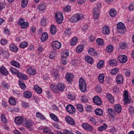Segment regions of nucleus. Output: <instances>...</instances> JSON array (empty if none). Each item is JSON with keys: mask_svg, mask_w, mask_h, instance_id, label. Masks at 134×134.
<instances>
[{"mask_svg": "<svg viewBox=\"0 0 134 134\" xmlns=\"http://www.w3.org/2000/svg\"><path fill=\"white\" fill-rule=\"evenodd\" d=\"M124 101L125 104H129L131 101L129 99L128 95V92L127 90H125L124 92Z\"/></svg>", "mask_w": 134, "mask_h": 134, "instance_id": "8", "label": "nucleus"}, {"mask_svg": "<svg viewBox=\"0 0 134 134\" xmlns=\"http://www.w3.org/2000/svg\"><path fill=\"white\" fill-rule=\"evenodd\" d=\"M36 115L37 117L39 118L41 120H44L46 119L45 117L42 114L39 112H37Z\"/></svg>", "mask_w": 134, "mask_h": 134, "instance_id": "39", "label": "nucleus"}, {"mask_svg": "<svg viewBox=\"0 0 134 134\" xmlns=\"http://www.w3.org/2000/svg\"><path fill=\"white\" fill-rule=\"evenodd\" d=\"M0 73L5 76H7L8 74V72L4 66H1L0 68Z\"/></svg>", "mask_w": 134, "mask_h": 134, "instance_id": "15", "label": "nucleus"}, {"mask_svg": "<svg viewBox=\"0 0 134 134\" xmlns=\"http://www.w3.org/2000/svg\"><path fill=\"white\" fill-rule=\"evenodd\" d=\"M116 82L118 83L121 84L123 82L124 80L123 76L121 75L118 74L116 76Z\"/></svg>", "mask_w": 134, "mask_h": 134, "instance_id": "13", "label": "nucleus"}, {"mask_svg": "<svg viewBox=\"0 0 134 134\" xmlns=\"http://www.w3.org/2000/svg\"><path fill=\"white\" fill-rule=\"evenodd\" d=\"M41 24L43 26H44L46 24V19L43 18L41 19Z\"/></svg>", "mask_w": 134, "mask_h": 134, "instance_id": "60", "label": "nucleus"}, {"mask_svg": "<svg viewBox=\"0 0 134 134\" xmlns=\"http://www.w3.org/2000/svg\"><path fill=\"white\" fill-rule=\"evenodd\" d=\"M85 60L88 63L91 64L93 62V60L92 57L90 56H86L85 57Z\"/></svg>", "mask_w": 134, "mask_h": 134, "instance_id": "40", "label": "nucleus"}, {"mask_svg": "<svg viewBox=\"0 0 134 134\" xmlns=\"http://www.w3.org/2000/svg\"><path fill=\"white\" fill-rule=\"evenodd\" d=\"M127 47L126 44L124 42L121 43L120 45V48L122 49H125Z\"/></svg>", "mask_w": 134, "mask_h": 134, "instance_id": "58", "label": "nucleus"}, {"mask_svg": "<svg viewBox=\"0 0 134 134\" xmlns=\"http://www.w3.org/2000/svg\"><path fill=\"white\" fill-rule=\"evenodd\" d=\"M49 116L51 119L57 122L59 120L57 116L54 114L51 113L49 114Z\"/></svg>", "mask_w": 134, "mask_h": 134, "instance_id": "34", "label": "nucleus"}, {"mask_svg": "<svg viewBox=\"0 0 134 134\" xmlns=\"http://www.w3.org/2000/svg\"><path fill=\"white\" fill-rule=\"evenodd\" d=\"M77 108L79 111L82 112L83 111V106L80 104H78L76 105Z\"/></svg>", "mask_w": 134, "mask_h": 134, "instance_id": "48", "label": "nucleus"}, {"mask_svg": "<svg viewBox=\"0 0 134 134\" xmlns=\"http://www.w3.org/2000/svg\"><path fill=\"white\" fill-rule=\"evenodd\" d=\"M94 103L98 105H100L102 104V101L100 98L97 96H95L93 98Z\"/></svg>", "mask_w": 134, "mask_h": 134, "instance_id": "10", "label": "nucleus"}, {"mask_svg": "<svg viewBox=\"0 0 134 134\" xmlns=\"http://www.w3.org/2000/svg\"><path fill=\"white\" fill-rule=\"evenodd\" d=\"M118 64L117 62L115 59H111L109 61V64L110 65L116 66Z\"/></svg>", "mask_w": 134, "mask_h": 134, "instance_id": "47", "label": "nucleus"}, {"mask_svg": "<svg viewBox=\"0 0 134 134\" xmlns=\"http://www.w3.org/2000/svg\"><path fill=\"white\" fill-rule=\"evenodd\" d=\"M24 119L20 116H18L15 119V122L17 124H20L23 122V123Z\"/></svg>", "mask_w": 134, "mask_h": 134, "instance_id": "17", "label": "nucleus"}, {"mask_svg": "<svg viewBox=\"0 0 134 134\" xmlns=\"http://www.w3.org/2000/svg\"><path fill=\"white\" fill-rule=\"evenodd\" d=\"M107 127V125L106 124H104L103 125H101L98 127V129L99 131H102L105 130Z\"/></svg>", "mask_w": 134, "mask_h": 134, "instance_id": "33", "label": "nucleus"}, {"mask_svg": "<svg viewBox=\"0 0 134 134\" xmlns=\"http://www.w3.org/2000/svg\"><path fill=\"white\" fill-rule=\"evenodd\" d=\"M28 46L27 43L26 42H23L20 43L19 45V47L21 48H25Z\"/></svg>", "mask_w": 134, "mask_h": 134, "instance_id": "53", "label": "nucleus"}, {"mask_svg": "<svg viewBox=\"0 0 134 134\" xmlns=\"http://www.w3.org/2000/svg\"><path fill=\"white\" fill-rule=\"evenodd\" d=\"M88 120L92 124L95 125L96 123V120L93 117H89Z\"/></svg>", "mask_w": 134, "mask_h": 134, "instance_id": "42", "label": "nucleus"}, {"mask_svg": "<svg viewBox=\"0 0 134 134\" xmlns=\"http://www.w3.org/2000/svg\"><path fill=\"white\" fill-rule=\"evenodd\" d=\"M95 112L96 114L98 115H101L103 114L102 110L99 108L96 109Z\"/></svg>", "mask_w": 134, "mask_h": 134, "instance_id": "44", "label": "nucleus"}, {"mask_svg": "<svg viewBox=\"0 0 134 134\" xmlns=\"http://www.w3.org/2000/svg\"><path fill=\"white\" fill-rule=\"evenodd\" d=\"M1 121L4 123L6 124L7 122V120L5 115L2 114L1 115Z\"/></svg>", "mask_w": 134, "mask_h": 134, "instance_id": "49", "label": "nucleus"}, {"mask_svg": "<svg viewBox=\"0 0 134 134\" xmlns=\"http://www.w3.org/2000/svg\"><path fill=\"white\" fill-rule=\"evenodd\" d=\"M104 64V62L103 60H100L97 65V66L98 68H102Z\"/></svg>", "mask_w": 134, "mask_h": 134, "instance_id": "46", "label": "nucleus"}, {"mask_svg": "<svg viewBox=\"0 0 134 134\" xmlns=\"http://www.w3.org/2000/svg\"><path fill=\"white\" fill-rule=\"evenodd\" d=\"M51 88L53 91L55 93H57L58 92V88H57V86L53 85H51Z\"/></svg>", "mask_w": 134, "mask_h": 134, "instance_id": "55", "label": "nucleus"}, {"mask_svg": "<svg viewBox=\"0 0 134 134\" xmlns=\"http://www.w3.org/2000/svg\"><path fill=\"white\" fill-rule=\"evenodd\" d=\"M93 12L94 18L95 19H97L99 14L98 9L96 8H94L93 9Z\"/></svg>", "mask_w": 134, "mask_h": 134, "instance_id": "14", "label": "nucleus"}, {"mask_svg": "<svg viewBox=\"0 0 134 134\" xmlns=\"http://www.w3.org/2000/svg\"><path fill=\"white\" fill-rule=\"evenodd\" d=\"M96 42L99 45H102L103 44L104 42L102 39L99 38H97L96 41Z\"/></svg>", "mask_w": 134, "mask_h": 134, "instance_id": "54", "label": "nucleus"}, {"mask_svg": "<svg viewBox=\"0 0 134 134\" xmlns=\"http://www.w3.org/2000/svg\"><path fill=\"white\" fill-rule=\"evenodd\" d=\"M78 41V39L76 37H75L72 38L70 42V45L74 46L75 45Z\"/></svg>", "mask_w": 134, "mask_h": 134, "instance_id": "23", "label": "nucleus"}, {"mask_svg": "<svg viewBox=\"0 0 134 134\" xmlns=\"http://www.w3.org/2000/svg\"><path fill=\"white\" fill-rule=\"evenodd\" d=\"M117 14L116 10L114 9H112L110 10L109 12L110 15L112 17L115 16Z\"/></svg>", "mask_w": 134, "mask_h": 134, "instance_id": "27", "label": "nucleus"}, {"mask_svg": "<svg viewBox=\"0 0 134 134\" xmlns=\"http://www.w3.org/2000/svg\"><path fill=\"white\" fill-rule=\"evenodd\" d=\"M129 112L131 115H133L134 114V108L131 105H130L129 108Z\"/></svg>", "mask_w": 134, "mask_h": 134, "instance_id": "52", "label": "nucleus"}, {"mask_svg": "<svg viewBox=\"0 0 134 134\" xmlns=\"http://www.w3.org/2000/svg\"><path fill=\"white\" fill-rule=\"evenodd\" d=\"M128 8L129 10L131 11L134 10V3H132L129 7Z\"/></svg>", "mask_w": 134, "mask_h": 134, "instance_id": "64", "label": "nucleus"}, {"mask_svg": "<svg viewBox=\"0 0 134 134\" xmlns=\"http://www.w3.org/2000/svg\"><path fill=\"white\" fill-rule=\"evenodd\" d=\"M114 108L116 111L118 113L121 112V107L119 104H116L114 105Z\"/></svg>", "mask_w": 134, "mask_h": 134, "instance_id": "25", "label": "nucleus"}, {"mask_svg": "<svg viewBox=\"0 0 134 134\" xmlns=\"http://www.w3.org/2000/svg\"><path fill=\"white\" fill-rule=\"evenodd\" d=\"M74 77V75L72 73H68V83L71 84L73 81Z\"/></svg>", "mask_w": 134, "mask_h": 134, "instance_id": "20", "label": "nucleus"}, {"mask_svg": "<svg viewBox=\"0 0 134 134\" xmlns=\"http://www.w3.org/2000/svg\"><path fill=\"white\" fill-rule=\"evenodd\" d=\"M27 72L28 74L31 75H36L37 73L36 69L32 68L31 66L28 67L27 69Z\"/></svg>", "mask_w": 134, "mask_h": 134, "instance_id": "7", "label": "nucleus"}, {"mask_svg": "<svg viewBox=\"0 0 134 134\" xmlns=\"http://www.w3.org/2000/svg\"><path fill=\"white\" fill-rule=\"evenodd\" d=\"M55 17L57 22L60 24L62 22L63 17L62 14L60 13H56L55 14Z\"/></svg>", "mask_w": 134, "mask_h": 134, "instance_id": "6", "label": "nucleus"}, {"mask_svg": "<svg viewBox=\"0 0 134 134\" xmlns=\"http://www.w3.org/2000/svg\"><path fill=\"white\" fill-rule=\"evenodd\" d=\"M70 63L72 65L74 66L78 63V61L76 59H72L70 61Z\"/></svg>", "mask_w": 134, "mask_h": 134, "instance_id": "56", "label": "nucleus"}, {"mask_svg": "<svg viewBox=\"0 0 134 134\" xmlns=\"http://www.w3.org/2000/svg\"><path fill=\"white\" fill-rule=\"evenodd\" d=\"M68 123L71 125H72L75 124V122L72 118L68 116Z\"/></svg>", "mask_w": 134, "mask_h": 134, "instance_id": "35", "label": "nucleus"}, {"mask_svg": "<svg viewBox=\"0 0 134 134\" xmlns=\"http://www.w3.org/2000/svg\"><path fill=\"white\" fill-rule=\"evenodd\" d=\"M67 56V50H64L63 51L62 53L61 56L62 58H66Z\"/></svg>", "mask_w": 134, "mask_h": 134, "instance_id": "59", "label": "nucleus"}, {"mask_svg": "<svg viewBox=\"0 0 134 134\" xmlns=\"http://www.w3.org/2000/svg\"><path fill=\"white\" fill-rule=\"evenodd\" d=\"M17 23L18 25H20L21 28L23 29L26 28L29 26L28 23L27 22L25 21L24 20L23 18L19 19Z\"/></svg>", "mask_w": 134, "mask_h": 134, "instance_id": "4", "label": "nucleus"}, {"mask_svg": "<svg viewBox=\"0 0 134 134\" xmlns=\"http://www.w3.org/2000/svg\"><path fill=\"white\" fill-rule=\"evenodd\" d=\"M88 52L90 55L92 56H94L96 54L94 49L93 48H90L88 50Z\"/></svg>", "mask_w": 134, "mask_h": 134, "instance_id": "50", "label": "nucleus"}, {"mask_svg": "<svg viewBox=\"0 0 134 134\" xmlns=\"http://www.w3.org/2000/svg\"><path fill=\"white\" fill-rule=\"evenodd\" d=\"M82 127L85 130L91 131L93 130V127L87 123H83L82 125Z\"/></svg>", "mask_w": 134, "mask_h": 134, "instance_id": "9", "label": "nucleus"}, {"mask_svg": "<svg viewBox=\"0 0 134 134\" xmlns=\"http://www.w3.org/2000/svg\"><path fill=\"white\" fill-rule=\"evenodd\" d=\"M23 123L24 126L29 131H31L33 129V123L32 120L30 119L24 118V119Z\"/></svg>", "mask_w": 134, "mask_h": 134, "instance_id": "1", "label": "nucleus"}, {"mask_svg": "<svg viewBox=\"0 0 134 134\" xmlns=\"http://www.w3.org/2000/svg\"><path fill=\"white\" fill-rule=\"evenodd\" d=\"M118 59L121 63H125L127 60V58L126 56L124 55H121L118 57Z\"/></svg>", "mask_w": 134, "mask_h": 134, "instance_id": "12", "label": "nucleus"}, {"mask_svg": "<svg viewBox=\"0 0 134 134\" xmlns=\"http://www.w3.org/2000/svg\"><path fill=\"white\" fill-rule=\"evenodd\" d=\"M113 47L111 45H109L106 48V51L109 53H111L113 50Z\"/></svg>", "mask_w": 134, "mask_h": 134, "instance_id": "51", "label": "nucleus"}, {"mask_svg": "<svg viewBox=\"0 0 134 134\" xmlns=\"http://www.w3.org/2000/svg\"><path fill=\"white\" fill-rule=\"evenodd\" d=\"M28 0H22L21 3V5L22 7H26L28 3Z\"/></svg>", "mask_w": 134, "mask_h": 134, "instance_id": "57", "label": "nucleus"}, {"mask_svg": "<svg viewBox=\"0 0 134 134\" xmlns=\"http://www.w3.org/2000/svg\"><path fill=\"white\" fill-rule=\"evenodd\" d=\"M0 43L2 45L4 46L7 43V41L5 39H1L0 40Z\"/></svg>", "mask_w": 134, "mask_h": 134, "instance_id": "61", "label": "nucleus"}, {"mask_svg": "<svg viewBox=\"0 0 134 134\" xmlns=\"http://www.w3.org/2000/svg\"><path fill=\"white\" fill-rule=\"evenodd\" d=\"M18 77L21 79L25 80L27 79V76L19 72L17 75Z\"/></svg>", "mask_w": 134, "mask_h": 134, "instance_id": "28", "label": "nucleus"}, {"mask_svg": "<svg viewBox=\"0 0 134 134\" xmlns=\"http://www.w3.org/2000/svg\"><path fill=\"white\" fill-rule=\"evenodd\" d=\"M104 76L103 74L99 75L98 77V80L101 83H103L104 81Z\"/></svg>", "mask_w": 134, "mask_h": 134, "instance_id": "32", "label": "nucleus"}, {"mask_svg": "<svg viewBox=\"0 0 134 134\" xmlns=\"http://www.w3.org/2000/svg\"><path fill=\"white\" fill-rule=\"evenodd\" d=\"M6 4L5 2H1L0 3V9L1 10L5 8Z\"/></svg>", "mask_w": 134, "mask_h": 134, "instance_id": "62", "label": "nucleus"}, {"mask_svg": "<svg viewBox=\"0 0 134 134\" xmlns=\"http://www.w3.org/2000/svg\"><path fill=\"white\" fill-rule=\"evenodd\" d=\"M23 95L25 97L29 99L31 98L32 96V94L30 92L26 91L23 93Z\"/></svg>", "mask_w": 134, "mask_h": 134, "instance_id": "24", "label": "nucleus"}, {"mask_svg": "<svg viewBox=\"0 0 134 134\" xmlns=\"http://www.w3.org/2000/svg\"><path fill=\"white\" fill-rule=\"evenodd\" d=\"M119 70L117 68H115L114 69H113L111 71V73L113 75H115L118 72Z\"/></svg>", "mask_w": 134, "mask_h": 134, "instance_id": "63", "label": "nucleus"}, {"mask_svg": "<svg viewBox=\"0 0 134 134\" xmlns=\"http://www.w3.org/2000/svg\"><path fill=\"white\" fill-rule=\"evenodd\" d=\"M10 71L12 73L14 74H17L19 72V71L16 69L13 68H11L10 69Z\"/></svg>", "mask_w": 134, "mask_h": 134, "instance_id": "43", "label": "nucleus"}, {"mask_svg": "<svg viewBox=\"0 0 134 134\" xmlns=\"http://www.w3.org/2000/svg\"><path fill=\"white\" fill-rule=\"evenodd\" d=\"M11 64L14 66L19 68L20 66L19 63L13 60L11 62Z\"/></svg>", "mask_w": 134, "mask_h": 134, "instance_id": "45", "label": "nucleus"}, {"mask_svg": "<svg viewBox=\"0 0 134 134\" xmlns=\"http://www.w3.org/2000/svg\"><path fill=\"white\" fill-rule=\"evenodd\" d=\"M106 98L108 101L111 104L114 103V98L110 94H108L106 95Z\"/></svg>", "mask_w": 134, "mask_h": 134, "instance_id": "21", "label": "nucleus"}, {"mask_svg": "<svg viewBox=\"0 0 134 134\" xmlns=\"http://www.w3.org/2000/svg\"><path fill=\"white\" fill-rule=\"evenodd\" d=\"M84 48V46L83 44L80 45L77 47L76 51L78 53H80L83 50Z\"/></svg>", "mask_w": 134, "mask_h": 134, "instance_id": "37", "label": "nucleus"}, {"mask_svg": "<svg viewBox=\"0 0 134 134\" xmlns=\"http://www.w3.org/2000/svg\"><path fill=\"white\" fill-rule=\"evenodd\" d=\"M19 85L21 88L23 90H25L26 88V87L24 82L23 81H19Z\"/></svg>", "mask_w": 134, "mask_h": 134, "instance_id": "38", "label": "nucleus"}, {"mask_svg": "<svg viewBox=\"0 0 134 134\" xmlns=\"http://www.w3.org/2000/svg\"><path fill=\"white\" fill-rule=\"evenodd\" d=\"M68 112L71 114L75 113V109L74 106L71 104H68Z\"/></svg>", "mask_w": 134, "mask_h": 134, "instance_id": "11", "label": "nucleus"}, {"mask_svg": "<svg viewBox=\"0 0 134 134\" xmlns=\"http://www.w3.org/2000/svg\"><path fill=\"white\" fill-rule=\"evenodd\" d=\"M57 88L58 90L60 91H62L64 90L65 88V86L63 83H59L57 85Z\"/></svg>", "mask_w": 134, "mask_h": 134, "instance_id": "30", "label": "nucleus"}, {"mask_svg": "<svg viewBox=\"0 0 134 134\" xmlns=\"http://www.w3.org/2000/svg\"><path fill=\"white\" fill-rule=\"evenodd\" d=\"M102 32L104 35H107L110 32V30L108 27L107 26H104L103 28Z\"/></svg>", "mask_w": 134, "mask_h": 134, "instance_id": "19", "label": "nucleus"}, {"mask_svg": "<svg viewBox=\"0 0 134 134\" xmlns=\"http://www.w3.org/2000/svg\"><path fill=\"white\" fill-rule=\"evenodd\" d=\"M48 37V34L46 32H45L42 34L41 38L42 40L43 41L46 40Z\"/></svg>", "mask_w": 134, "mask_h": 134, "instance_id": "29", "label": "nucleus"}, {"mask_svg": "<svg viewBox=\"0 0 134 134\" xmlns=\"http://www.w3.org/2000/svg\"><path fill=\"white\" fill-rule=\"evenodd\" d=\"M51 45L52 48L55 50L59 49L61 46V43L58 41H54L52 42Z\"/></svg>", "mask_w": 134, "mask_h": 134, "instance_id": "5", "label": "nucleus"}, {"mask_svg": "<svg viewBox=\"0 0 134 134\" xmlns=\"http://www.w3.org/2000/svg\"><path fill=\"white\" fill-rule=\"evenodd\" d=\"M79 86L80 89L81 91L84 92L87 89L86 83L84 79L82 78H80L79 81Z\"/></svg>", "mask_w": 134, "mask_h": 134, "instance_id": "2", "label": "nucleus"}, {"mask_svg": "<svg viewBox=\"0 0 134 134\" xmlns=\"http://www.w3.org/2000/svg\"><path fill=\"white\" fill-rule=\"evenodd\" d=\"M117 29L118 32L120 33H124L126 31L125 26L124 24L121 22H120L117 24Z\"/></svg>", "mask_w": 134, "mask_h": 134, "instance_id": "3", "label": "nucleus"}, {"mask_svg": "<svg viewBox=\"0 0 134 134\" xmlns=\"http://www.w3.org/2000/svg\"><path fill=\"white\" fill-rule=\"evenodd\" d=\"M34 88L36 91L38 93L40 94L42 93V91L41 88L38 85L34 86Z\"/></svg>", "mask_w": 134, "mask_h": 134, "instance_id": "36", "label": "nucleus"}, {"mask_svg": "<svg viewBox=\"0 0 134 134\" xmlns=\"http://www.w3.org/2000/svg\"><path fill=\"white\" fill-rule=\"evenodd\" d=\"M9 48L10 50L13 52H17L18 50V47L15 45L13 44H12L10 45Z\"/></svg>", "mask_w": 134, "mask_h": 134, "instance_id": "16", "label": "nucleus"}, {"mask_svg": "<svg viewBox=\"0 0 134 134\" xmlns=\"http://www.w3.org/2000/svg\"><path fill=\"white\" fill-rule=\"evenodd\" d=\"M75 20L76 22L81 20L83 19L84 16L80 14H75L74 15Z\"/></svg>", "mask_w": 134, "mask_h": 134, "instance_id": "18", "label": "nucleus"}, {"mask_svg": "<svg viewBox=\"0 0 134 134\" xmlns=\"http://www.w3.org/2000/svg\"><path fill=\"white\" fill-rule=\"evenodd\" d=\"M46 6L45 4H40L38 6V9L40 11H42L46 9Z\"/></svg>", "mask_w": 134, "mask_h": 134, "instance_id": "26", "label": "nucleus"}, {"mask_svg": "<svg viewBox=\"0 0 134 134\" xmlns=\"http://www.w3.org/2000/svg\"><path fill=\"white\" fill-rule=\"evenodd\" d=\"M52 74L55 79H58V77H59V75L58 74L57 70L55 69H53L52 72Z\"/></svg>", "mask_w": 134, "mask_h": 134, "instance_id": "31", "label": "nucleus"}, {"mask_svg": "<svg viewBox=\"0 0 134 134\" xmlns=\"http://www.w3.org/2000/svg\"><path fill=\"white\" fill-rule=\"evenodd\" d=\"M50 31L51 34L52 35H54L57 31L56 26L54 25L51 26Z\"/></svg>", "mask_w": 134, "mask_h": 134, "instance_id": "22", "label": "nucleus"}, {"mask_svg": "<svg viewBox=\"0 0 134 134\" xmlns=\"http://www.w3.org/2000/svg\"><path fill=\"white\" fill-rule=\"evenodd\" d=\"M9 104L12 105H15L16 103L15 100L12 97H10L9 98Z\"/></svg>", "mask_w": 134, "mask_h": 134, "instance_id": "41", "label": "nucleus"}]
</instances>
